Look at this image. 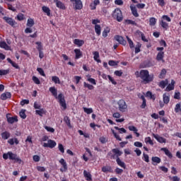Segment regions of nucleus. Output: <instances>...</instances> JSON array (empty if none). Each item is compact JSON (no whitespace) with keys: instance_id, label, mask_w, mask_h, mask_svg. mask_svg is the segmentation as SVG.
Returning a JSON list of instances; mask_svg holds the SVG:
<instances>
[{"instance_id":"1","label":"nucleus","mask_w":181,"mask_h":181,"mask_svg":"<svg viewBox=\"0 0 181 181\" xmlns=\"http://www.w3.org/2000/svg\"><path fill=\"white\" fill-rule=\"evenodd\" d=\"M135 76L136 77H140L146 84L151 83V81H153V75H149V71H148V70H141L140 72L137 71L135 72Z\"/></svg>"},{"instance_id":"2","label":"nucleus","mask_w":181,"mask_h":181,"mask_svg":"<svg viewBox=\"0 0 181 181\" xmlns=\"http://www.w3.org/2000/svg\"><path fill=\"white\" fill-rule=\"evenodd\" d=\"M3 158L5 160L10 159V160H14L17 163H20V164L22 163V160L18 156V155L11 151L4 153Z\"/></svg>"},{"instance_id":"3","label":"nucleus","mask_w":181,"mask_h":181,"mask_svg":"<svg viewBox=\"0 0 181 181\" xmlns=\"http://www.w3.org/2000/svg\"><path fill=\"white\" fill-rule=\"evenodd\" d=\"M172 20L170 19V17L168 16L164 15L162 16L161 20L160 21V25L165 29V30H168L169 28V24L166 22H171Z\"/></svg>"},{"instance_id":"4","label":"nucleus","mask_w":181,"mask_h":181,"mask_svg":"<svg viewBox=\"0 0 181 181\" xmlns=\"http://www.w3.org/2000/svg\"><path fill=\"white\" fill-rule=\"evenodd\" d=\"M112 16L114 19H116L117 22H122V20L124 19V17L122 16V11L119 8H116L113 13Z\"/></svg>"},{"instance_id":"5","label":"nucleus","mask_w":181,"mask_h":181,"mask_svg":"<svg viewBox=\"0 0 181 181\" xmlns=\"http://www.w3.org/2000/svg\"><path fill=\"white\" fill-rule=\"evenodd\" d=\"M55 98L58 100V103H59V105H61L63 110H66V108H67L66 100L64 99V95H63V93H59Z\"/></svg>"},{"instance_id":"6","label":"nucleus","mask_w":181,"mask_h":181,"mask_svg":"<svg viewBox=\"0 0 181 181\" xmlns=\"http://www.w3.org/2000/svg\"><path fill=\"white\" fill-rule=\"evenodd\" d=\"M117 104L119 106V111H120V112H125L127 110H128V105L125 100H120L118 101Z\"/></svg>"},{"instance_id":"7","label":"nucleus","mask_w":181,"mask_h":181,"mask_svg":"<svg viewBox=\"0 0 181 181\" xmlns=\"http://www.w3.org/2000/svg\"><path fill=\"white\" fill-rule=\"evenodd\" d=\"M57 145L56 141L54 140L49 139L47 141V143H42V146L44 148H50L51 149H53Z\"/></svg>"},{"instance_id":"8","label":"nucleus","mask_w":181,"mask_h":181,"mask_svg":"<svg viewBox=\"0 0 181 181\" xmlns=\"http://www.w3.org/2000/svg\"><path fill=\"white\" fill-rule=\"evenodd\" d=\"M60 165H62V168H60V172H67V163L66 162V160L64 158H61L59 160Z\"/></svg>"},{"instance_id":"9","label":"nucleus","mask_w":181,"mask_h":181,"mask_svg":"<svg viewBox=\"0 0 181 181\" xmlns=\"http://www.w3.org/2000/svg\"><path fill=\"white\" fill-rule=\"evenodd\" d=\"M72 2H74V6L76 10L80 11L83 9V2H81V0H74Z\"/></svg>"},{"instance_id":"10","label":"nucleus","mask_w":181,"mask_h":181,"mask_svg":"<svg viewBox=\"0 0 181 181\" xmlns=\"http://www.w3.org/2000/svg\"><path fill=\"white\" fill-rule=\"evenodd\" d=\"M3 19L5 21V22H6V23H8V25H10L11 26H15V25H16V22L12 18L4 16Z\"/></svg>"},{"instance_id":"11","label":"nucleus","mask_w":181,"mask_h":181,"mask_svg":"<svg viewBox=\"0 0 181 181\" xmlns=\"http://www.w3.org/2000/svg\"><path fill=\"white\" fill-rule=\"evenodd\" d=\"M153 136L160 144H166V139L159 136L158 134H153Z\"/></svg>"},{"instance_id":"12","label":"nucleus","mask_w":181,"mask_h":181,"mask_svg":"<svg viewBox=\"0 0 181 181\" xmlns=\"http://www.w3.org/2000/svg\"><path fill=\"white\" fill-rule=\"evenodd\" d=\"M83 176L87 181H93V175H91V173L90 172H88L87 170H83Z\"/></svg>"},{"instance_id":"13","label":"nucleus","mask_w":181,"mask_h":181,"mask_svg":"<svg viewBox=\"0 0 181 181\" xmlns=\"http://www.w3.org/2000/svg\"><path fill=\"white\" fill-rule=\"evenodd\" d=\"M115 39L117 42H119L120 45H123V46H125V45H127V41H125V40H124V37H122V36L116 35L115 37Z\"/></svg>"},{"instance_id":"14","label":"nucleus","mask_w":181,"mask_h":181,"mask_svg":"<svg viewBox=\"0 0 181 181\" xmlns=\"http://www.w3.org/2000/svg\"><path fill=\"white\" fill-rule=\"evenodd\" d=\"M54 4H56L57 8H59V9H66V6L63 2L59 1V0H54Z\"/></svg>"},{"instance_id":"15","label":"nucleus","mask_w":181,"mask_h":181,"mask_svg":"<svg viewBox=\"0 0 181 181\" xmlns=\"http://www.w3.org/2000/svg\"><path fill=\"white\" fill-rule=\"evenodd\" d=\"M163 100L164 104H169V101H170V95H169V93H164L163 95Z\"/></svg>"},{"instance_id":"16","label":"nucleus","mask_w":181,"mask_h":181,"mask_svg":"<svg viewBox=\"0 0 181 181\" xmlns=\"http://www.w3.org/2000/svg\"><path fill=\"white\" fill-rule=\"evenodd\" d=\"M93 59L95 62L97 63H101V60L100 59V53L97 51L93 52Z\"/></svg>"},{"instance_id":"17","label":"nucleus","mask_w":181,"mask_h":181,"mask_svg":"<svg viewBox=\"0 0 181 181\" xmlns=\"http://www.w3.org/2000/svg\"><path fill=\"white\" fill-rule=\"evenodd\" d=\"M130 9L132 11V15H134L135 18H138L139 16L138 10H136V7H135V6H130Z\"/></svg>"},{"instance_id":"18","label":"nucleus","mask_w":181,"mask_h":181,"mask_svg":"<svg viewBox=\"0 0 181 181\" xmlns=\"http://www.w3.org/2000/svg\"><path fill=\"white\" fill-rule=\"evenodd\" d=\"M175 81L172 80L171 83L168 84V86L165 88V91H172V90H175Z\"/></svg>"},{"instance_id":"19","label":"nucleus","mask_w":181,"mask_h":181,"mask_svg":"<svg viewBox=\"0 0 181 181\" xmlns=\"http://www.w3.org/2000/svg\"><path fill=\"white\" fill-rule=\"evenodd\" d=\"M74 53L76 54L75 59H78L83 56V52L79 49H75Z\"/></svg>"},{"instance_id":"20","label":"nucleus","mask_w":181,"mask_h":181,"mask_svg":"<svg viewBox=\"0 0 181 181\" xmlns=\"http://www.w3.org/2000/svg\"><path fill=\"white\" fill-rule=\"evenodd\" d=\"M129 129L132 132H133L137 136V138H139V133H138V129H136V127H135L134 126H129Z\"/></svg>"},{"instance_id":"21","label":"nucleus","mask_w":181,"mask_h":181,"mask_svg":"<svg viewBox=\"0 0 181 181\" xmlns=\"http://www.w3.org/2000/svg\"><path fill=\"white\" fill-rule=\"evenodd\" d=\"M0 47L4 49V50H11V47H9L5 42H0Z\"/></svg>"},{"instance_id":"22","label":"nucleus","mask_w":181,"mask_h":181,"mask_svg":"<svg viewBox=\"0 0 181 181\" xmlns=\"http://www.w3.org/2000/svg\"><path fill=\"white\" fill-rule=\"evenodd\" d=\"M7 121L8 122V124H13L15 122H18V117H8L7 116Z\"/></svg>"},{"instance_id":"23","label":"nucleus","mask_w":181,"mask_h":181,"mask_svg":"<svg viewBox=\"0 0 181 181\" xmlns=\"http://www.w3.org/2000/svg\"><path fill=\"white\" fill-rule=\"evenodd\" d=\"M11 93L6 92L1 94V100H8V98H11Z\"/></svg>"},{"instance_id":"24","label":"nucleus","mask_w":181,"mask_h":181,"mask_svg":"<svg viewBox=\"0 0 181 181\" xmlns=\"http://www.w3.org/2000/svg\"><path fill=\"white\" fill-rule=\"evenodd\" d=\"M112 152H113V153H115V155L113 156V158L115 156H116L117 159V158H119V156H121V155H122V153L118 148L112 149Z\"/></svg>"},{"instance_id":"25","label":"nucleus","mask_w":181,"mask_h":181,"mask_svg":"<svg viewBox=\"0 0 181 181\" xmlns=\"http://www.w3.org/2000/svg\"><path fill=\"white\" fill-rule=\"evenodd\" d=\"M74 45H76V46H78V47H81L83 45H84V40H79V39H75L74 40Z\"/></svg>"},{"instance_id":"26","label":"nucleus","mask_w":181,"mask_h":181,"mask_svg":"<svg viewBox=\"0 0 181 181\" xmlns=\"http://www.w3.org/2000/svg\"><path fill=\"white\" fill-rule=\"evenodd\" d=\"M95 32L98 36H100V35H101V25H95Z\"/></svg>"},{"instance_id":"27","label":"nucleus","mask_w":181,"mask_h":181,"mask_svg":"<svg viewBox=\"0 0 181 181\" xmlns=\"http://www.w3.org/2000/svg\"><path fill=\"white\" fill-rule=\"evenodd\" d=\"M49 90L50 93H52V95L56 98V97H57V89L54 87H50Z\"/></svg>"},{"instance_id":"28","label":"nucleus","mask_w":181,"mask_h":181,"mask_svg":"<svg viewBox=\"0 0 181 181\" xmlns=\"http://www.w3.org/2000/svg\"><path fill=\"white\" fill-rule=\"evenodd\" d=\"M116 162H117V165L119 166H120V168H123V169H125V163H124L122 160H121V159H119V158H117L116 159Z\"/></svg>"},{"instance_id":"29","label":"nucleus","mask_w":181,"mask_h":181,"mask_svg":"<svg viewBox=\"0 0 181 181\" xmlns=\"http://www.w3.org/2000/svg\"><path fill=\"white\" fill-rule=\"evenodd\" d=\"M1 138L2 139L6 140L8 139L9 136H11V134H9V132H4L3 133H1Z\"/></svg>"},{"instance_id":"30","label":"nucleus","mask_w":181,"mask_h":181,"mask_svg":"<svg viewBox=\"0 0 181 181\" xmlns=\"http://www.w3.org/2000/svg\"><path fill=\"white\" fill-rule=\"evenodd\" d=\"M161 151H163V152L165 153V154L168 156V158H172V153H170V151L166 148H162Z\"/></svg>"},{"instance_id":"31","label":"nucleus","mask_w":181,"mask_h":181,"mask_svg":"<svg viewBox=\"0 0 181 181\" xmlns=\"http://www.w3.org/2000/svg\"><path fill=\"white\" fill-rule=\"evenodd\" d=\"M7 62L10 63V64H11V66H13V67H14L15 69H19V65L13 62L10 58H7Z\"/></svg>"},{"instance_id":"32","label":"nucleus","mask_w":181,"mask_h":181,"mask_svg":"<svg viewBox=\"0 0 181 181\" xmlns=\"http://www.w3.org/2000/svg\"><path fill=\"white\" fill-rule=\"evenodd\" d=\"M42 11L45 13H47V16H50V8L49 7L46 6H42Z\"/></svg>"},{"instance_id":"33","label":"nucleus","mask_w":181,"mask_h":181,"mask_svg":"<svg viewBox=\"0 0 181 181\" xmlns=\"http://www.w3.org/2000/svg\"><path fill=\"white\" fill-rule=\"evenodd\" d=\"M126 37H127V40L129 43L130 49H134V47H135V46L134 45V42L132 41V40H131V38H129V37H128V36H127Z\"/></svg>"},{"instance_id":"34","label":"nucleus","mask_w":181,"mask_h":181,"mask_svg":"<svg viewBox=\"0 0 181 181\" xmlns=\"http://www.w3.org/2000/svg\"><path fill=\"white\" fill-rule=\"evenodd\" d=\"M33 25H35V21H33V19L28 18V21H27V26L28 28H32V26H33Z\"/></svg>"},{"instance_id":"35","label":"nucleus","mask_w":181,"mask_h":181,"mask_svg":"<svg viewBox=\"0 0 181 181\" xmlns=\"http://www.w3.org/2000/svg\"><path fill=\"white\" fill-rule=\"evenodd\" d=\"M9 69H0V76H6V74H9Z\"/></svg>"},{"instance_id":"36","label":"nucleus","mask_w":181,"mask_h":181,"mask_svg":"<svg viewBox=\"0 0 181 181\" xmlns=\"http://www.w3.org/2000/svg\"><path fill=\"white\" fill-rule=\"evenodd\" d=\"M142 45H141V43L138 42L137 45H136V47H135V51L134 52L136 54H138L139 53V52H141V47Z\"/></svg>"},{"instance_id":"37","label":"nucleus","mask_w":181,"mask_h":181,"mask_svg":"<svg viewBox=\"0 0 181 181\" xmlns=\"http://www.w3.org/2000/svg\"><path fill=\"white\" fill-rule=\"evenodd\" d=\"M168 80L162 81L160 82L159 86L161 87V88H165L166 86H168Z\"/></svg>"},{"instance_id":"38","label":"nucleus","mask_w":181,"mask_h":181,"mask_svg":"<svg viewBox=\"0 0 181 181\" xmlns=\"http://www.w3.org/2000/svg\"><path fill=\"white\" fill-rule=\"evenodd\" d=\"M144 141L146 144H149V145H153V141H152L150 136L146 137Z\"/></svg>"},{"instance_id":"39","label":"nucleus","mask_w":181,"mask_h":181,"mask_svg":"<svg viewBox=\"0 0 181 181\" xmlns=\"http://www.w3.org/2000/svg\"><path fill=\"white\" fill-rule=\"evenodd\" d=\"M175 112H181V102L177 103L175 107Z\"/></svg>"},{"instance_id":"40","label":"nucleus","mask_w":181,"mask_h":181,"mask_svg":"<svg viewBox=\"0 0 181 181\" xmlns=\"http://www.w3.org/2000/svg\"><path fill=\"white\" fill-rule=\"evenodd\" d=\"M163 54H165L163 52H158L157 54V60L158 61L163 60Z\"/></svg>"},{"instance_id":"41","label":"nucleus","mask_w":181,"mask_h":181,"mask_svg":"<svg viewBox=\"0 0 181 181\" xmlns=\"http://www.w3.org/2000/svg\"><path fill=\"white\" fill-rule=\"evenodd\" d=\"M108 33H110V28H106L103 30V33H102V35H103V37H107V36H108Z\"/></svg>"},{"instance_id":"42","label":"nucleus","mask_w":181,"mask_h":181,"mask_svg":"<svg viewBox=\"0 0 181 181\" xmlns=\"http://www.w3.org/2000/svg\"><path fill=\"white\" fill-rule=\"evenodd\" d=\"M83 86L86 88H88V90H94V86L93 85L87 83L86 82L83 83Z\"/></svg>"},{"instance_id":"43","label":"nucleus","mask_w":181,"mask_h":181,"mask_svg":"<svg viewBox=\"0 0 181 181\" xmlns=\"http://www.w3.org/2000/svg\"><path fill=\"white\" fill-rule=\"evenodd\" d=\"M149 25L150 26H155V25H156V18H151L149 20Z\"/></svg>"},{"instance_id":"44","label":"nucleus","mask_w":181,"mask_h":181,"mask_svg":"<svg viewBox=\"0 0 181 181\" xmlns=\"http://www.w3.org/2000/svg\"><path fill=\"white\" fill-rule=\"evenodd\" d=\"M52 81H54V83H55V84H60V79L59 78V77L56 76H52Z\"/></svg>"},{"instance_id":"45","label":"nucleus","mask_w":181,"mask_h":181,"mask_svg":"<svg viewBox=\"0 0 181 181\" xmlns=\"http://www.w3.org/2000/svg\"><path fill=\"white\" fill-rule=\"evenodd\" d=\"M35 45H37V49L38 52H42V50H43V47L42 46V42H35Z\"/></svg>"},{"instance_id":"46","label":"nucleus","mask_w":181,"mask_h":181,"mask_svg":"<svg viewBox=\"0 0 181 181\" xmlns=\"http://www.w3.org/2000/svg\"><path fill=\"white\" fill-rule=\"evenodd\" d=\"M44 128H45V129H46V131H47V132H51L52 134H53V132H54V129L53 127L45 126Z\"/></svg>"},{"instance_id":"47","label":"nucleus","mask_w":181,"mask_h":181,"mask_svg":"<svg viewBox=\"0 0 181 181\" xmlns=\"http://www.w3.org/2000/svg\"><path fill=\"white\" fill-rule=\"evenodd\" d=\"M37 71L40 74V76H42V77H46V74H45V71H43V69L37 68Z\"/></svg>"},{"instance_id":"48","label":"nucleus","mask_w":181,"mask_h":181,"mask_svg":"<svg viewBox=\"0 0 181 181\" xmlns=\"http://www.w3.org/2000/svg\"><path fill=\"white\" fill-rule=\"evenodd\" d=\"M146 97H148V98H151V100H155V95L152 94V92L148 91L146 93Z\"/></svg>"},{"instance_id":"49","label":"nucleus","mask_w":181,"mask_h":181,"mask_svg":"<svg viewBox=\"0 0 181 181\" xmlns=\"http://www.w3.org/2000/svg\"><path fill=\"white\" fill-rule=\"evenodd\" d=\"M151 160L154 163H159L160 162V158L159 157H152Z\"/></svg>"},{"instance_id":"50","label":"nucleus","mask_w":181,"mask_h":181,"mask_svg":"<svg viewBox=\"0 0 181 181\" xmlns=\"http://www.w3.org/2000/svg\"><path fill=\"white\" fill-rule=\"evenodd\" d=\"M83 111L86 114H92L93 112V108H87V107H83Z\"/></svg>"},{"instance_id":"51","label":"nucleus","mask_w":181,"mask_h":181,"mask_svg":"<svg viewBox=\"0 0 181 181\" xmlns=\"http://www.w3.org/2000/svg\"><path fill=\"white\" fill-rule=\"evenodd\" d=\"M18 21H23L25 19V16L23 13H18L16 16Z\"/></svg>"},{"instance_id":"52","label":"nucleus","mask_w":181,"mask_h":181,"mask_svg":"<svg viewBox=\"0 0 181 181\" xmlns=\"http://www.w3.org/2000/svg\"><path fill=\"white\" fill-rule=\"evenodd\" d=\"M19 114H20V117L23 118V119H25V118H26V114L25 113V110H21Z\"/></svg>"},{"instance_id":"53","label":"nucleus","mask_w":181,"mask_h":181,"mask_svg":"<svg viewBox=\"0 0 181 181\" xmlns=\"http://www.w3.org/2000/svg\"><path fill=\"white\" fill-rule=\"evenodd\" d=\"M35 112H36V114H37L40 117H42L43 114H45V110L40 109L39 110H36Z\"/></svg>"},{"instance_id":"54","label":"nucleus","mask_w":181,"mask_h":181,"mask_svg":"<svg viewBox=\"0 0 181 181\" xmlns=\"http://www.w3.org/2000/svg\"><path fill=\"white\" fill-rule=\"evenodd\" d=\"M112 134H113L115 138H116V139H117V141H122L121 137H119V135H118V134L115 132V131H114V130L112 129Z\"/></svg>"},{"instance_id":"55","label":"nucleus","mask_w":181,"mask_h":181,"mask_svg":"<svg viewBox=\"0 0 181 181\" xmlns=\"http://www.w3.org/2000/svg\"><path fill=\"white\" fill-rule=\"evenodd\" d=\"M169 179L170 180H172V181H180V178H179V177L177 176H174V177L169 176Z\"/></svg>"},{"instance_id":"56","label":"nucleus","mask_w":181,"mask_h":181,"mask_svg":"<svg viewBox=\"0 0 181 181\" xmlns=\"http://www.w3.org/2000/svg\"><path fill=\"white\" fill-rule=\"evenodd\" d=\"M33 81H34L35 84H40V80L36 76H33Z\"/></svg>"},{"instance_id":"57","label":"nucleus","mask_w":181,"mask_h":181,"mask_svg":"<svg viewBox=\"0 0 181 181\" xmlns=\"http://www.w3.org/2000/svg\"><path fill=\"white\" fill-rule=\"evenodd\" d=\"M110 170H111L110 167L104 166V167L102 168V171H103L105 173H106V172H110Z\"/></svg>"},{"instance_id":"58","label":"nucleus","mask_w":181,"mask_h":181,"mask_svg":"<svg viewBox=\"0 0 181 181\" xmlns=\"http://www.w3.org/2000/svg\"><path fill=\"white\" fill-rule=\"evenodd\" d=\"M88 81H89V83H90L91 84H93V86H96L97 85V82L95 81V79L93 78H88Z\"/></svg>"},{"instance_id":"59","label":"nucleus","mask_w":181,"mask_h":181,"mask_svg":"<svg viewBox=\"0 0 181 181\" xmlns=\"http://www.w3.org/2000/svg\"><path fill=\"white\" fill-rule=\"evenodd\" d=\"M58 149L62 153H64V147L63 146V144H59L58 146Z\"/></svg>"},{"instance_id":"60","label":"nucleus","mask_w":181,"mask_h":181,"mask_svg":"<svg viewBox=\"0 0 181 181\" xmlns=\"http://www.w3.org/2000/svg\"><path fill=\"white\" fill-rule=\"evenodd\" d=\"M107 78H109V80L112 83V84H114V86L117 85V81H115V80H114L113 78L111 77V76L108 75Z\"/></svg>"},{"instance_id":"61","label":"nucleus","mask_w":181,"mask_h":181,"mask_svg":"<svg viewBox=\"0 0 181 181\" xmlns=\"http://www.w3.org/2000/svg\"><path fill=\"white\" fill-rule=\"evenodd\" d=\"M166 74V69H163L160 74V78H163Z\"/></svg>"},{"instance_id":"62","label":"nucleus","mask_w":181,"mask_h":181,"mask_svg":"<svg viewBox=\"0 0 181 181\" xmlns=\"http://www.w3.org/2000/svg\"><path fill=\"white\" fill-rule=\"evenodd\" d=\"M99 141H100V142H101V144H106L107 140L105 137L101 136V137H100Z\"/></svg>"},{"instance_id":"63","label":"nucleus","mask_w":181,"mask_h":181,"mask_svg":"<svg viewBox=\"0 0 181 181\" xmlns=\"http://www.w3.org/2000/svg\"><path fill=\"white\" fill-rule=\"evenodd\" d=\"M33 159L34 162H39L40 160V157L37 155H35L33 156Z\"/></svg>"},{"instance_id":"64","label":"nucleus","mask_w":181,"mask_h":181,"mask_svg":"<svg viewBox=\"0 0 181 181\" xmlns=\"http://www.w3.org/2000/svg\"><path fill=\"white\" fill-rule=\"evenodd\" d=\"M174 98L175 100H179L180 99V92H175L174 95Z\"/></svg>"}]
</instances>
